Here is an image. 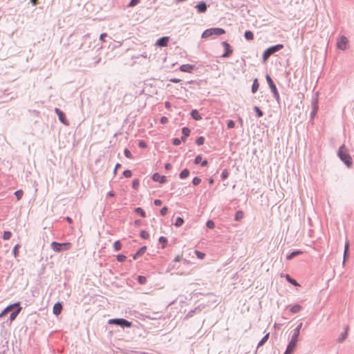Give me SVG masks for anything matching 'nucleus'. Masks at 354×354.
I'll list each match as a JSON object with an SVG mask.
<instances>
[{
    "label": "nucleus",
    "mask_w": 354,
    "mask_h": 354,
    "mask_svg": "<svg viewBox=\"0 0 354 354\" xmlns=\"http://www.w3.org/2000/svg\"><path fill=\"white\" fill-rule=\"evenodd\" d=\"M302 326V323H300L292 331L290 341L289 342L286 350L283 354H292L298 341L300 330Z\"/></svg>",
    "instance_id": "nucleus-1"
},
{
    "label": "nucleus",
    "mask_w": 354,
    "mask_h": 354,
    "mask_svg": "<svg viewBox=\"0 0 354 354\" xmlns=\"http://www.w3.org/2000/svg\"><path fill=\"white\" fill-rule=\"evenodd\" d=\"M337 156L339 159L348 167L353 165V161L351 156L347 153L345 145H342L338 149Z\"/></svg>",
    "instance_id": "nucleus-2"
},
{
    "label": "nucleus",
    "mask_w": 354,
    "mask_h": 354,
    "mask_svg": "<svg viewBox=\"0 0 354 354\" xmlns=\"http://www.w3.org/2000/svg\"><path fill=\"white\" fill-rule=\"evenodd\" d=\"M108 324L119 326L122 328H131L133 326V323L131 322H129L127 319L123 318L110 319L108 321Z\"/></svg>",
    "instance_id": "nucleus-3"
},
{
    "label": "nucleus",
    "mask_w": 354,
    "mask_h": 354,
    "mask_svg": "<svg viewBox=\"0 0 354 354\" xmlns=\"http://www.w3.org/2000/svg\"><path fill=\"white\" fill-rule=\"evenodd\" d=\"M225 32V30L221 28H211L205 30L202 34V38H208L211 36L221 35Z\"/></svg>",
    "instance_id": "nucleus-4"
},
{
    "label": "nucleus",
    "mask_w": 354,
    "mask_h": 354,
    "mask_svg": "<svg viewBox=\"0 0 354 354\" xmlns=\"http://www.w3.org/2000/svg\"><path fill=\"white\" fill-rule=\"evenodd\" d=\"M283 48L282 44H277L268 48L263 54V62H266L272 55L279 51Z\"/></svg>",
    "instance_id": "nucleus-5"
},
{
    "label": "nucleus",
    "mask_w": 354,
    "mask_h": 354,
    "mask_svg": "<svg viewBox=\"0 0 354 354\" xmlns=\"http://www.w3.org/2000/svg\"><path fill=\"white\" fill-rule=\"evenodd\" d=\"M51 248L56 252H60L62 251L68 250L71 248V244L68 242L66 243H58L56 241H53L51 243Z\"/></svg>",
    "instance_id": "nucleus-6"
},
{
    "label": "nucleus",
    "mask_w": 354,
    "mask_h": 354,
    "mask_svg": "<svg viewBox=\"0 0 354 354\" xmlns=\"http://www.w3.org/2000/svg\"><path fill=\"white\" fill-rule=\"evenodd\" d=\"M266 81L269 85L270 90H271V92L273 94L274 97L275 98V100L279 102L280 100V96H279L277 88L273 80H272V78L270 77V76L269 75H266Z\"/></svg>",
    "instance_id": "nucleus-7"
},
{
    "label": "nucleus",
    "mask_w": 354,
    "mask_h": 354,
    "mask_svg": "<svg viewBox=\"0 0 354 354\" xmlns=\"http://www.w3.org/2000/svg\"><path fill=\"white\" fill-rule=\"evenodd\" d=\"M221 44L225 48V52L221 55V57H229L232 53V49L231 46L227 41H223Z\"/></svg>",
    "instance_id": "nucleus-8"
},
{
    "label": "nucleus",
    "mask_w": 354,
    "mask_h": 354,
    "mask_svg": "<svg viewBox=\"0 0 354 354\" xmlns=\"http://www.w3.org/2000/svg\"><path fill=\"white\" fill-rule=\"evenodd\" d=\"M318 109H319L318 98L315 97L312 100V111L310 112L311 120H313L314 117L316 115Z\"/></svg>",
    "instance_id": "nucleus-9"
},
{
    "label": "nucleus",
    "mask_w": 354,
    "mask_h": 354,
    "mask_svg": "<svg viewBox=\"0 0 354 354\" xmlns=\"http://www.w3.org/2000/svg\"><path fill=\"white\" fill-rule=\"evenodd\" d=\"M55 111L56 114L57 115L59 121L66 125H68V122L67 119L66 118V115H65L64 113L58 108H55Z\"/></svg>",
    "instance_id": "nucleus-10"
},
{
    "label": "nucleus",
    "mask_w": 354,
    "mask_h": 354,
    "mask_svg": "<svg viewBox=\"0 0 354 354\" xmlns=\"http://www.w3.org/2000/svg\"><path fill=\"white\" fill-rule=\"evenodd\" d=\"M152 180L155 182H158L161 184H164L167 181V178L165 176H161L158 173H155L153 174L151 177Z\"/></svg>",
    "instance_id": "nucleus-11"
},
{
    "label": "nucleus",
    "mask_w": 354,
    "mask_h": 354,
    "mask_svg": "<svg viewBox=\"0 0 354 354\" xmlns=\"http://www.w3.org/2000/svg\"><path fill=\"white\" fill-rule=\"evenodd\" d=\"M198 13H204L207 10V5L205 1H201L195 6Z\"/></svg>",
    "instance_id": "nucleus-12"
},
{
    "label": "nucleus",
    "mask_w": 354,
    "mask_h": 354,
    "mask_svg": "<svg viewBox=\"0 0 354 354\" xmlns=\"http://www.w3.org/2000/svg\"><path fill=\"white\" fill-rule=\"evenodd\" d=\"M17 306H19V302L15 303L13 304L8 306L6 308H5L3 311L0 313V318L4 317L6 315H7L9 312L12 311L15 307H17Z\"/></svg>",
    "instance_id": "nucleus-13"
},
{
    "label": "nucleus",
    "mask_w": 354,
    "mask_h": 354,
    "mask_svg": "<svg viewBox=\"0 0 354 354\" xmlns=\"http://www.w3.org/2000/svg\"><path fill=\"white\" fill-rule=\"evenodd\" d=\"M196 69V66L192 64H183L180 66V71L185 73H192Z\"/></svg>",
    "instance_id": "nucleus-14"
},
{
    "label": "nucleus",
    "mask_w": 354,
    "mask_h": 354,
    "mask_svg": "<svg viewBox=\"0 0 354 354\" xmlns=\"http://www.w3.org/2000/svg\"><path fill=\"white\" fill-rule=\"evenodd\" d=\"M169 39V37H162L157 40L156 44L158 46L165 47L168 44Z\"/></svg>",
    "instance_id": "nucleus-15"
},
{
    "label": "nucleus",
    "mask_w": 354,
    "mask_h": 354,
    "mask_svg": "<svg viewBox=\"0 0 354 354\" xmlns=\"http://www.w3.org/2000/svg\"><path fill=\"white\" fill-rule=\"evenodd\" d=\"M347 39L346 37L342 36L340 39L337 41V48L340 50H344L346 47Z\"/></svg>",
    "instance_id": "nucleus-16"
},
{
    "label": "nucleus",
    "mask_w": 354,
    "mask_h": 354,
    "mask_svg": "<svg viewBox=\"0 0 354 354\" xmlns=\"http://www.w3.org/2000/svg\"><path fill=\"white\" fill-rule=\"evenodd\" d=\"M17 309L15 310L14 311H12L10 315V322H12V321H14L17 316L19 314L21 310V307L19 306H17Z\"/></svg>",
    "instance_id": "nucleus-17"
},
{
    "label": "nucleus",
    "mask_w": 354,
    "mask_h": 354,
    "mask_svg": "<svg viewBox=\"0 0 354 354\" xmlns=\"http://www.w3.org/2000/svg\"><path fill=\"white\" fill-rule=\"evenodd\" d=\"M62 310V305L60 302H57L56 304H55L53 311L55 315H59L61 313Z\"/></svg>",
    "instance_id": "nucleus-18"
},
{
    "label": "nucleus",
    "mask_w": 354,
    "mask_h": 354,
    "mask_svg": "<svg viewBox=\"0 0 354 354\" xmlns=\"http://www.w3.org/2000/svg\"><path fill=\"white\" fill-rule=\"evenodd\" d=\"M201 310H202V308L200 306H198V307L195 308L194 309L189 311L185 318L188 319L189 317H192L194 316V314L200 313L201 311Z\"/></svg>",
    "instance_id": "nucleus-19"
},
{
    "label": "nucleus",
    "mask_w": 354,
    "mask_h": 354,
    "mask_svg": "<svg viewBox=\"0 0 354 354\" xmlns=\"http://www.w3.org/2000/svg\"><path fill=\"white\" fill-rule=\"evenodd\" d=\"M146 250H147V247L146 246L141 247L136 252V253L133 255V259H137L138 258L141 257L145 252Z\"/></svg>",
    "instance_id": "nucleus-20"
},
{
    "label": "nucleus",
    "mask_w": 354,
    "mask_h": 354,
    "mask_svg": "<svg viewBox=\"0 0 354 354\" xmlns=\"http://www.w3.org/2000/svg\"><path fill=\"white\" fill-rule=\"evenodd\" d=\"M348 250H349V243L347 241V242H346L345 246H344L343 264L345 263L346 259L348 257Z\"/></svg>",
    "instance_id": "nucleus-21"
},
{
    "label": "nucleus",
    "mask_w": 354,
    "mask_h": 354,
    "mask_svg": "<svg viewBox=\"0 0 354 354\" xmlns=\"http://www.w3.org/2000/svg\"><path fill=\"white\" fill-rule=\"evenodd\" d=\"M191 116L193 119L195 120H200L202 119L201 116L200 115L198 111L196 109H193L191 111Z\"/></svg>",
    "instance_id": "nucleus-22"
},
{
    "label": "nucleus",
    "mask_w": 354,
    "mask_h": 354,
    "mask_svg": "<svg viewBox=\"0 0 354 354\" xmlns=\"http://www.w3.org/2000/svg\"><path fill=\"white\" fill-rule=\"evenodd\" d=\"M347 330H348V326L346 327L345 328V331H344L343 333H342L340 334V335L339 336L338 339H337V341L338 342L341 343L342 342H344L346 338L347 337Z\"/></svg>",
    "instance_id": "nucleus-23"
},
{
    "label": "nucleus",
    "mask_w": 354,
    "mask_h": 354,
    "mask_svg": "<svg viewBox=\"0 0 354 354\" xmlns=\"http://www.w3.org/2000/svg\"><path fill=\"white\" fill-rule=\"evenodd\" d=\"M301 309H302V306L301 305L295 304L290 308V311L292 313H299Z\"/></svg>",
    "instance_id": "nucleus-24"
},
{
    "label": "nucleus",
    "mask_w": 354,
    "mask_h": 354,
    "mask_svg": "<svg viewBox=\"0 0 354 354\" xmlns=\"http://www.w3.org/2000/svg\"><path fill=\"white\" fill-rule=\"evenodd\" d=\"M301 253H302V252L301 250H295V251L292 252L291 253H290L288 255H287L286 259L288 260H290V259H293L295 257H296Z\"/></svg>",
    "instance_id": "nucleus-25"
},
{
    "label": "nucleus",
    "mask_w": 354,
    "mask_h": 354,
    "mask_svg": "<svg viewBox=\"0 0 354 354\" xmlns=\"http://www.w3.org/2000/svg\"><path fill=\"white\" fill-rule=\"evenodd\" d=\"M286 279L290 283L292 284L293 286H299L298 282L295 279H292L289 274L286 275Z\"/></svg>",
    "instance_id": "nucleus-26"
},
{
    "label": "nucleus",
    "mask_w": 354,
    "mask_h": 354,
    "mask_svg": "<svg viewBox=\"0 0 354 354\" xmlns=\"http://www.w3.org/2000/svg\"><path fill=\"white\" fill-rule=\"evenodd\" d=\"M259 82H258V80L256 78L254 81H253V83H252V93H255L258 88H259Z\"/></svg>",
    "instance_id": "nucleus-27"
},
{
    "label": "nucleus",
    "mask_w": 354,
    "mask_h": 354,
    "mask_svg": "<svg viewBox=\"0 0 354 354\" xmlns=\"http://www.w3.org/2000/svg\"><path fill=\"white\" fill-rule=\"evenodd\" d=\"M189 175V170L188 169H184L179 174V177L181 179L187 178Z\"/></svg>",
    "instance_id": "nucleus-28"
},
{
    "label": "nucleus",
    "mask_w": 354,
    "mask_h": 354,
    "mask_svg": "<svg viewBox=\"0 0 354 354\" xmlns=\"http://www.w3.org/2000/svg\"><path fill=\"white\" fill-rule=\"evenodd\" d=\"M244 37L247 40H252L254 38V34L250 30H246L244 33Z\"/></svg>",
    "instance_id": "nucleus-29"
},
{
    "label": "nucleus",
    "mask_w": 354,
    "mask_h": 354,
    "mask_svg": "<svg viewBox=\"0 0 354 354\" xmlns=\"http://www.w3.org/2000/svg\"><path fill=\"white\" fill-rule=\"evenodd\" d=\"M135 212L140 215L142 218H145L147 216L145 212L144 209L141 207H136L135 208Z\"/></svg>",
    "instance_id": "nucleus-30"
},
{
    "label": "nucleus",
    "mask_w": 354,
    "mask_h": 354,
    "mask_svg": "<svg viewBox=\"0 0 354 354\" xmlns=\"http://www.w3.org/2000/svg\"><path fill=\"white\" fill-rule=\"evenodd\" d=\"M269 337V333H267L266 335L263 336V337L259 342L257 344V347H260L263 346L268 339Z\"/></svg>",
    "instance_id": "nucleus-31"
},
{
    "label": "nucleus",
    "mask_w": 354,
    "mask_h": 354,
    "mask_svg": "<svg viewBox=\"0 0 354 354\" xmlns=\"http://www.w3.org/2000/svg\"><path fill=\"white\" fill-rule=\"evenodd\" d=\"M158 241L162 244V248L163 249L166 247L168 241L165 236H160Z\"/></svg>",
    "instance_id": "nucleus-32"
},
{
    "label": "nucleus",
    "mask_w": 354,
    "mask_h": 354,
    "mask_svg": "<svg viewBox=\"0 0 354 354\" xmlns=\"http://www.w3.org/2000/svg\"><path fill=\"white\" fill-rule=\"evenodd\" d=\"M183 223H184L183 218L181 217H177L175 221L174 225L176 227H180L181 225H183Z\"/></svg>",
    "instance_id": "nucleus-33"
},
{
    "label": "nucleus",
    "mask_w": 354,
    "mask_h": 354,
    "mask_svg": "<svg viewBox=\"0 0 354 354\" xmlns=\"http://www.w3.org/2000/svg\"><path fill=\"white\" fill-rule=\"evenodd\" d=\"M243 217V212L241 210H239L236 212L234 219L236 221H240Z\"/></svg>",
    "instance_id": "nucleus-34"
},
{
    "label": "nucleus",
    "mask_w": 354,
    "mask_h": 354,
    "mask_svg": "<svg viewBox=\"0 0 354 354\" xmlns=\"http://www.w3.org/2000/svg\"><path fill=\"white\" fill-rule=\"evenodd\" d=\"M113 248L115 251H119L121 250L122 244L119 240L115 241L113 243Z\"/></svg>",
    "instance_id": "nucleus-35"
},
{
    "label": "nucleus",
    "mask_w": 354,
    "mask_h": 354,
    "mask_svg": "<svg viewBox=\"0 0 354 354\" xmlns=\"http://www.w3.org/2000/svg\"><path fill=\"white\" fill-rule=\"evenodd\" d=\"M12 236V233L9 231H4L3 234V240H9Z\"/></svg>",
    "instance_id": "nucleus-36"
},
{
    "label": "nucleus",
    "mask_w": 354,
    "mask_h": 354,
    "mask_svg": "<svg viewBox=\"0 0 354 354\" xmlns=\"http://www.w3.org/2000/svg\"><path fill=\"white\" fill-rule=\"evenodd\" d=\"M254 110L257 113L258 118H261L263 115V112L259 109V107L255 106Z\"/></svg>",
    "instance_id": "nucleus-37"
},
{
    "label": "nucleus",
    "mask_w": 354,
    "mask_h": 354,
    "mask_svg": "<svg viewBox=\"0 0 354 354\" xmlns=\"http://www.w3.org/2000/svg\"><path fill=\"white\" fill-rule=\"evenodd\" d=\"M138 282L142 285L145 284L147 283V278L145 276L140 275L138 277Z\"/></svg>",
    "instance_id": "nucleus-38"
},
{
    "label": "nucleus",
    "mask_w": 354,
    "mask_h": 354,
    "mask_svg": "<svg viewBox=\"0 0 354 354\" xmlns=\"http://www.w3.org/2000/svg\"><path fill=\"white\" fill-rule=\"evenodd\" d=\"M204 142H205V138L203 136H200V137L197 138V139L196 140V144L198 146L203 145Z\"/></svg>",
    "instance_id": "nucleus-39"
},
{
    "label": "nucleus",
    "mask_w": 354,
    "mask_h": 354,
    "mask_svg": "<svg viewBox=\"0 0 354 354\" xmlns=\"http://www.w3.org/2000/svg\"><path fill=\"white\" fill-rule=\"evenodd\" d=\"M140 236L143 239H147L149 237V233L145 230H142L140 233Z\"/></svg>",
    "instance_id": "nucleus-40"
},
{
    "label": "nucleus",
    "mask_w": 354,
    "mask_h": 354,
    "mask_svg": "<svg viewBox=\"0 0 354 354\" xmlns=\"http://www.w3.org/2000/svg\"><path fill=\"white\" fill-rule=\"evenodd\" d=\"M140 0H131L129 4L127 5V7H134L136 5H138L140 3Z\"/></svg>",
    "instance_id": "nucleus-41"
},
{
    "label": "nucleus",
    "mask_w": 354,
    "mask_h": 354,
    "mask_svg": "<svg viewBox=\"0 0 354 354\" xmlns=\"http://www.w3.org/2000/svg\"><path fill=\"white\" fill-rule=\"evenodd\" d=\"M23 194H24V192L21 189L17 190L15 192V195L17 200H20Z\"/></svg>",
    "instance_id": "nucleus-42"
},
{
    "label": "nucleus",
    "mask_w": 354,
    "mask_h": 354,
    "mask_svg": "<svg viewBox=\"0 0 354 354\" xmlns=\"http://www.w3.org/2000/svg\"><path fill=\"white\" fill-rule=\"evenodd\" d=\"M206 226L209 229H213L215 227L214 222L212 220H208L206 223Z\"/></svg>",
    "instance_id": "nucleus-43"
},
{
    "label": "nucleus",
    "mask_w": 354,
    "mask_h": 354,
    "mask_svg": "<svg viewBox=\"0 0 354 354\" xmlns=\"http://www.w3.org/2000/svg\"><path fill=\"white\" fill-rule=\"evenodd\" d=\"M182 134L185 136H189L190 134V129L188 127H183L182 129Z\"/></svg>",
    "instance_id": "nucleus-44"
},
{
    "label": "nucleus",
    "mask_w": 354,
    "mask_h": 354,
    "mask_svg": "<svg viewBox=\"0 0 354 354\" xmlns=\"http://www.w3.org/2000/svg\"><path fill=\"white\" fill-rule=\"evenodd\" d=\"M229 176V172L227 169H223L221 174V179L224 180L227 178Z\"/></svg>",
    "instance_id": "nucleus-45"
},
{
    "label": "nucleus",
    "mask_w": 354,
    "mask_h": 354,
    "mask_svg": "<svg viewBox=\"0 0 354 354\" xmlns=\"http://www.w3.org/2000/svg\"><path fill=\"white\" fill-rule=\"evenodd\" d=\"M140 181L138 179H134L132 182V187L133 189H137L139 187Z\"/></svg>",
    "instance_id": "nucleus-46"
},
{
    "label": "nucleus",
    "mask_w": 354,
    "mask_h": 354,
    "mask_svg": "<svg viewBox=\"0 0 354 354\" xmlns=\"http://www.w3.org/2000/svg\"><path fill=\"white\" fill-rule=\"evenodd\" d=\"M123 176L125 178H131L132 176V172L131 170L127 169L123 171Z\"/></svg>",
    "instance_id": "nucleus-47"
},
{
    "label": "nucleus",
    "mask_w": 354,
    "mask_h": 354,
    "mask_svg": "<svg viewBox=\"0 0 354 354\" xmlns=\"http://www.w3.org/2000/svg\"><path fill=\"white\" fill-rule=\"evenodd\" d=\"M124 156L128 158H133V156L131 154V152L128 149H125L124 151Z\"/></svg>",
    "instance_id": "nucleus-48"
},
{
    "label": "nucleus",
    "mask_w": 354,
    "mask_h": 354,
    "mask_svg": "<svg viewBox=\"0 0 354 354\" xmlns=\"http://www.w3.org/2000/svg\"><path fill=\"white\" fill-rule=\"evenodd\" d=\"M116 258H117L118 261L123 262L126 260L127 257L124 254H118V255H117Z\"/></svg>",
    "instance_id": "nucleus-49"
},
{
    "label": "nucleus",
    "mask_w": 354,
    "mask_h": 354,
    "mask_svg": "<svg viewBox=\"0 0 354 354\" xmlns=\"http://www.w3.org/2000/svg\"><path fill=\"white\" fill-rule=\"evenodd\" d=\"M234 126H235V123L233 120H227V127L228 129H232L234 127Z\"/></svg>",
    "instance_id": "nucleus-50"
},
{
    "label": "nucleus",
    "mask_w": 354,
    "mask_h": 354,
    "mask_svg": "<svg viewBox=\"0 0 354 354\" xmlns=\"http://www.w3.org/2000/svg\"><path fill=\"white\" fill-rule=\"evenodd\" d=\"M201 179L198 177H194L192 180V183L194 185H198L201 183Z\"/></svg>",
    "instance_id": "nucleus-51"
},
{
    "label": "nucleus",
    "mask_w": 354,
    "mask_h": 354,
    "mask_svg": "<svg viewBox=\"0 0 354 354\" xmlns=\"http://www.w3.org/2000/svg\"><path fill=\"white\" fill-rule=\"evenodd\" d=\"M167 212H168V208H167V207L165 206L160 209V213L162 216H165L167 214Z\"/></svg>",
    "instance_id": "nucleus-52"
},
{
    "label": "nucleus",
    "mask_w": 354,
    "mask_h": 354,
    "mask_svg": "<svg viewBox=\"0 0 354 354\" xmlns=\"http://www.w3.org/2000/svg\"><path fill=\"white\" fill-rule=\"evenodd\" d=\"M202 161V156L201 155H198L194 159V163L196 165L200 164Z\"/></svg>",
    "instance_id": "nucleus-53"
},
{
    "label": "nucleus",
    "mask_w": 354,
    "mask_h": 354,
    "mask_svg": "<svg viewBox=\"0 0 354 354\" xmlns=\"http://www.w3.org/2000/svg\"><path fill=\"white\" fill-rule=\"evenodd\" d=\"M18 247L19 245H16L12 250V253L15 257H17L19 254Z\"/></svg>",
    "instance_id": "nucleus-54"
},
{
    "label": "nucleus",
    "mask_w": 354,
    "mask_h": 354,
    "mask_svg": "<svg viewBox=\"0 0 354 354\" xmlns=\"http://www.w3.org/2000/svg\"><path fill=\"white\" fill-rule=\"evenodd\" d=\"M195 253H196V254L197 257H198V258H199V259H203V258H204V257H205V254H204V253H203V252H199V251H198V250H196V251H195Z\"/></svg>",
    "instance_id": "nucleus-55"
},
{
    "label": "nucleus",
    "mask_w": 354,
    "mask_h": 354,
    "mask_svg": "<svg viewBox=\"0 0 354 354\" xmlns=\"http://www.w3.org/2000/svg\"><path fill=\"white\" fill-rule=\"evenodd\" d=\"M180 142H181L180 139H179V138H174V139H173V142H172V143H173V145H175V146H178V145H179L180 144Z\"/></svg>",
    "instance_id": "nucleus-56"
},
{
    "label": "nucleus",
    "mask_w": 354,
    "mask_h": 354,
    "mask_svg": "<svg viewBox=\"0 0 354 354\" xmlns=\"http://www.w3.org/2000/svg\"><path fill=\"white\" fill-rule=\"evenodd\" d=\"M138 146L140 148H146L147 147V144H146V142L144 140H140L139 143H138Z\"/></svg>",
    "instance_id": "nucleus-57"
},
{
    "label": "nucleus",
    "mask_w": 354,
    "mask_h": 354,
    "mask_svg": "<svg viewBox=\"0 0 354 354\" xmlns=\"http://www.w3.org/2000/svg\"><path fill=\"white\" fill-rule=\"evenodd\" d=\"M162 201L160 199H156L153 202L156 206H160L162 205Z\"/></svg>",
    "instance_id": "nucleus-58"
},
{
    "label": "nucleus",
    "mask_w": 354,
    "mask_h": 354,
    "mask_svg": "<svg viewBox=\"0 0 354 354\" xmlns=\"http://www.w3.org/2000/svg\"><path fill=\"white\" fill-rule=\"evenodd\" d=\"M167 121H168V119H167V117H165V116H163V117H162V118H160V123H161V124H165V123H167Z\"/></svg>",
    "instance_id": "nucleus-59"
},
{
    "label": "nucleus",
    "mask_w": 354,
    "mask_h": 354,
    "mask_svg": "<svg viewBox=\"0 0 354 354\" xmlns=\"http://www.w3.org/2000/svg\"><path fill=\"white\" fill-rule=\"evenodd\" d=\"M169 81H170L171 82H173V83H178V82H180L181 80H180V79H178V78H171V79L169 80Z\"/></svg>",
    "instance_id": "nucleus-60"
},
{
    "label": "nucleus",
    "mask_w": 354,
    "mask_h": 354,
    "mask_svg": "<svg viewBox=\"0 0 354 354\" xmlns=\"http://www.w3.org/2000/svg\"><path fill=\"white\" fill-rule=\"evenodd\" d=\"M120 167H121V165L120 163H117L115 165V169H114V171H113L114 174H116L117 169H118Z\"/></svg>",
    "instance_id": "nucleus-61"
},
{
    "label": "nucleus",
    "mask_w": 354,
    "mask_h": 354,
    "mask_svg": "<svg viewBox=\"0 0 354 354\" xmlns=\"http://www.w3.org/2000/svg\"><path fill=\"white\" fill-rule=\"evenodd\" d=\"M171 167H172V166H171V165L170 163H167V164H165V169H167V170H169V169H171Z\"/></svg>",
    "instance_id": "nucleus-62"
},
{
    "label": "nucleus",
    "mask_w": 354,
    "mask_h": 354,
    "mask_svg": "<svg viewBox=\"0 0 354 354\" xmlns=\"http://www.w3.org/2000/svg\"><path fill=\"white\" fill-rule=\"evenodd\" d=\"M207 163H208L207 160H204L201 161V165L202 167H205V166L207 165Z\"/></svg>",
    "instance_id": "nucleus-63"
},
{
    "label": "nucleus",
    "mask_w": 354,
    "mask_h": 354,
    "mask_svg": "<svg viewBox=\"0 0 354 354\" xmlns=\"http://www.w3.org/2000/svg\"><path fill=\"white\" fill-rule=\"evenodd\" d=\"M107 36V34L106 33H102L100 35V39L101 41H104V38L106 37Z\"/></svg>",
    "instance_id": "nucleus-64"
}]
</instances>
